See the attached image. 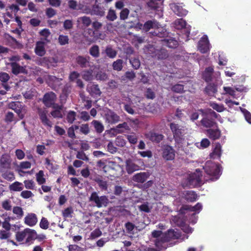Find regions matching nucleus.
<instances>
[{
	"mask_svg": "<svg viewBox=\"0 0 251 251\" xmlns=\"http://www.w3.org/2000/svg\"><path fill=\"white\" fill-rule=\"evenodd\" d=\"M203 169L209 176V179H205L204 181H207L209 180L215 181L218 179L221 175V169L219 165L213 162L212 161H207Z\"/></svg>",
	"mask_w": 251,
	"mask_h": 251,
	"instance_id": "1",
	"label": "nucleus"
},
{
	"mask_svg": "<svg viewBox=\"0 0 251 251\" xmlns=\"http://www.w3.org/2000/svg\"><path fill=\"white\" fill-rule=\"evenodd\" d=\"M37 237V233L34 229L28 228L25 229L24 230L19 231L16 234V239L18 242H22L25 240V244L30 245L32 241L36 239Z\"/></svg>",
	"mask_w": 251,
	"mask_h": 251,
	"instance_id": "2",
	"label": "nucleus"
},
{
	"mask_svg": "<svg viewBox=\"0 0 251 251\" xmlns=\"http://www.w3.org/2000/svg\"><path fill=\"white\" fill-rule=\"evenodd\" d=\"M169 126L176 143L178 145L181 144L184 140V127L175 122L171 123Z\"/></svg>",
	"mask_w": 251,
	"mask_h": 251,
	"instance_id": "3",
	"label": "nucleus"
},
{
	"mask_svg": "<svg viewBox=\"0 0 251 251\" xmlns=\"http://www.w3.org/2000/svg\"><path fill=\"white\" fill-rule=\"evenodd\" d=\"M201 173L199 170L197 169L196 172L189 175L188 177V182L186 184L190 187H195L200 186L204 183L201 178Z\"/></svg>",
	"mask_w": 251,
	"mask_h": 251,
	"instance_id": "4",
	"label": "nucleus"
},
{
	"mask_svg": "<svg viewBox=\"0 0 251 251\" xmlns=\"http://www.w3.org/2000/svg\"><path fill=\"white\" fill-rule=\"evenodd\" d=\"M89 201H93L98 208L106 206L108 203V199L105 196L99 197L96 192H93L89 197Z\"/></svg>",
	"mask_w": 251,
	"mask_h": 251,
	"instance_id": "5",
	"label": "nucleus"
},
{
	"mask_svg": "<svg viewBox=\"0 0 251 251\" xmlns=\"http://www.w3.org/2000/svg\"><path fill=\"white\" fill-rule=\"evenodd\" d=\"M143 165V162L141 159L132 160L129 159L126 161V169L128 174H131L139 170Z\"/></svg>",
	"mask_w": 251,
	"mask_h": 251,
	"instance_id": "6",
	"label": "nucleus"
},
{
	"mask_svg": "<svg viewBox=\"0 0 251 251\" xmlns=\"http://www.w3.org/2000/svg\"><path fill=\"white\" fill-rule=\"evenodd\" d=\"M62 79L57 78L55 76L49 75L47 79L48 86L54 91H58L62 85Z\"/></svg>",
	"mask_w": 251,
	"mask_h": 251,
	"instance_id": "7",
	"label": "nucleus"
},
{
	"mask_svg": "<svg viewBox=\"0 0 251 251\" xmlns=\"http://www.w3.org/2000/svg\"><path fill=\"white\" fill-rule=\"evenodd\" d=\"M56 95L53 92H49L44 94L42 101L47 107L49 108L51 106V104L56 101Z\"/></svg>",
	"mask_w": 251,
	"mask_h": 251,
	"instance_id": "8",
	"label": "nucleus"
},
{
	"mask_svg": "<svg viewBox=\"0 0 251 251\" xmlns=\"http://www.w3.org/2000/svg\"><path fill=\"white\" fill-rule=\"evenodd\" d=\"M182 5V3H173L170 4V6L176 15L179 17H182L186 16L188 13V11L183 8Z\"/></svg>",
	"mask_w": 251,
	"mask_h": 251,
	"instance_id": "9",
	"label": "nucleus"
},
{
	"mask_svg": "<svg viewBox=\"0 0 251 251\" xmlns=\"http://www.w3.org/2000/svg\"><path fill=\"white\" fill-rule=\"evenodd\" d=\"M152 235L156 238L154 241L155 246L159 248L160 246L166 245V236L162 231L154 230L152 232Z\"/></svg>",
	"mask_w": 251,
	"mask_h": 251,
	"instance_id": "10",
	"label": "nucleus"
},
{
	"mask_svg": "<svg viewBox=\"0 0 251 251\" xmlns=\"http://www.w3.org/2000/svg\"><path fill=\"white\" fill-rule=\"evenodd\" d=\"M105 119L106 123L110 125H113L120 121V117L115 112L109 110L105 114Z\"/></svg>",
	"mask_w": 251,
	"mask_h": 251,
	"instance_id": "11",
	"label": "nucleus"
},
{
	"mask_svg": "<svg viewBox=\"0 0 251 251\" xmlns=\"http://www.w3.org/2000/svg\"><path fill=\"white\" fill-rule=\"evenodd\" d=\"M38 113L42 124L45 126L51 127L52 126V123L47 117V111L42 109H39Z\"/></svg>",
	"mask_w": 251,
	"mask_h": 251,
	"instance_id": "12",
	"label": "nucleus"
},
{
	"mask_svg": "<svg viewBox=\"0 0 251 251\" xmlns=\"http://www.w3.org/2000/svg\"><path fill=\"white\" fill-rule=\"evenodd\" d=\"M198 49L202 53H206L209 50V43L207 37H202L198 43Z\"/></svg>",
	"mask_w": 251,
	"mask_h": 251,
	"instance_id": "13",
	"label": "nucleus"
},
{
	"mask_svg": "<svg viewBox=\"0 0 251 251\" xmlns=\"http://www.w3.org/2000/svg\"><path fill=\"white\" fill-rule=\"evenodd\" d=\"M90 57H85L82 55H78L75 58V62L77 65L82 68H86L90 67Z\"/></svg>",
	"mask_w": 251,
	"mask_h": 251,
	"instance_id": "14",
	"label": "nucleus"
},
{
	"mask_svg": "<svg viewBox=\"0 0 251 251\" xmlns=\"http://www.w3.org/2000/svg\"><path fill=\"white\" fill-rule=\"evenodd\" d=\"M22 106V105L19 101H13L9 104V107L14 110L21 119L24 118V115L21 114Z\"/></svg>",
	"mask_w": 251,
	"mask_h": 251,
	"instance_id": "15",
	"label": "nucleus"
},
{
	"mask_svg": "<svg viewBox=\"0 0 251 251\" xmlns=\"http://www.w3.org/2000/svg\"><path fill=\"white\" fill-rule=\"evenodd\" d=\"M11 67L12 73L15 75L25 73V69L16 62H11L8 64Z\"/></svg>",
	"mask_w": 251,
	"mask_h": 251,
	"instance_id": "16",
	"label": "nucleus"
},
{
	"mask_svg": "<svg viewBox=\"0 0 251 251\" xmlns=\"http://www.w3.org/2000/svg\"><path fill=\"white\" fill-rule=\"evenodd\" d=\"M149 176V174L146 172L137 173L133 176L132 180L134 181L143 183L147 179Z\"/></svg>",
	"mask_w": 251,
	"mask_h": 251,
	"instance_id": "17",
	"label": "nucleus"
},
{
	"mask_svg": "<svg viewBox=\"0 0 251 251\" xmlns=\"http://www.w3.org/2000/svg\"><path fill=\"white\" fill-rule=\"evenodd\" d=\"M175 151L173 148L168 145L162 147V157H175Z\"/></svg>",
	"mask_w": 251,
	"mask_h": 251,
	"instance_id": "18",
	"label": "nucleus"
},
{
	"mask_svg": "<svg viewBox=\"0 0 251 251\" xmlns=\"http://www.w3.org/2000/svg\"><path fill=\"white\" fill-rule=\"evenodd\" d=\"M148 137L151 142L159 143L164 138V136L160 133L154 132H150L148 134Z\"/></svg>",
	"mask_w": 251,
	"mask_h": 251,
	"instance_id": "19",
	"label": "nucleus"
},
{
	"mask_svg": "<svg viewBox=\"0 0 251 251\" xmlns=\"http://www.w3.org/2000/svg\"><path fill=\"white\" fill-rule=\"evenodd\" d=\"M46 43L43 41H38L36 43L35 52L37 55L43 56L45 54L46 50L44 46Z\"/></svg>",
	"mask_w": 251,
	"mask_h": 251,
	"instance_id": "20",
	"label": "nucleus"
},
{
	"mask_svg": "<svg viewBox=\"0 0 251 251\" xmlns=\"http://www.w3.org/2000/svg\"><path fill=\"white\" fill-rule=\"evenodd\" d=\"M87 91L92 97L100 96L101 92L98 84H93L87 88Z\"/></svg>",
	"mask_w": 251,
	"mask_h": 251,
	"instance_id": "21",
	"label": "nucleus"
},
{
	"mask_svg": "<svg viewBox=\"0 0 251 251\" xmlns=\"http://www.w3.org/2000/svg\"><path fill=\"white\" fill-rule=\"evenodd\" d=\"M25 223L30 226H35L37 223V218L35 214H30L26 216L25 218Z\"/></svg>",
	"mask_w": 251,
	"mask_h": 251,
	"instance_id": "22",
	"label": "nucleus"
},
{
	"mask_svg": "<svg viewBox=\"0 0 251 251\" xmlns=\"http://www.w3.org/2000/svg\"><path fill=\"white\" fill-rule=\"evenodd\" d=\"M208 137L213 140L218 139L221 136V131L219 129H208L206 130Z\"/></svg>",
	"mask_w": 251,
	"mask_h": 251,
	"instance_id": "23",
	"label": "nucleus"
},
{
	"mask_svg": "<svg viewBox=\"0 0 251 251\" xmlns=\"http://www.w3.org/2000/svg\"><path fill=\"white\" fill-rule=\"evenodd\" d=\"M213 72V67H208L206 68L202 74V78L207 82L211 81Z\"/></svg>",
	"mask_w": 251,
	"mask_h": 251,
	"instance_id": "24",
	"label": "nucleus"
},
{
	"mask_svg": "<svg viewBox=\"0 0 251 251\" xmlns=\"http://www.w3.org/2000/svg\"><path fill=\"white\" fill-rule=\"evenodd\" d=\"M201 123V125L205 127H213L216 124L214 119L210 118L206 116L202 118Z\"/></svg>",
	"mask_w": 251,
	"mask_h": 251,
	"instance_id": "25",
	"label": "nucleus"
},
{
	"mask_svg": "<svg viewBox=\"0 0 251 251\" xmlns=\"http://www.w3.org/2000/svg\"><path fill=\"white\" fill-rule=\"evenodd\" d=\"M158 23L156 20H149L143 25V30L148 32L151 29L158 27Z\"/></svg>",
	"mask_w": 251,
	"mask_h": 251,
	"instance_id": "26",
	"label": "nucleus"
},
{
	"mask_svg": "<svg viewBox=\"0 0 251 251\" xmlns=\"http://www.w3.org/2000/svg\"><path fill=\"white\" fill-rule=\"evenodd\" d=\"M202 207V204L198 202L194 206L191 205H185L184 206V209L191 212H195L194 213L197 214L201 211Z\"/></svg>",
	"mask_w": 251,
	"mask_h": 251,
	"instance_id": "27",
	"label": "nucleus"
},
{
	"mask_svg": "<svg viewBox=\"0 0 251 251\" xmlns=\"http://www.w3.org/2000/svg\"><path fill=\"white\" fill-rule=\"evenodd\" d=\"M92 12L93 14L100 17H103L105 15L104 9L99 5H95L93 6Z\"/></svg>",
	"mask_w": 251,
	"mask_h": 251,
	"instance_id": "28",
	"label": "nucleus"
},
{
	"mask_svg": "<svg viewBox=\"0 0 251 251\" xmlns=\"http://www.w3.org/2000/svg\"><path fill=\"white\" fill-rule=\"evenodd\" d=\"M89 52L94 58H98L100 55V48L97 45H94L89 49Z\"/></svg>",
	"mask_w": 251,
	"mask_h": 251,
	"instance_id": "29",
	"label": "nucleus"
},
{
	"mask_svg": "<svg viewBox=\"0 0 251 251\" xmlns=\"http://www.w3.org/2000/svg\"><path fill=\"white\" fill-rule=\"evenodd\" d=\"M11 161L9 158H0V169L1 171H3L4 169L10 168Z\"/></svg>",
	"mask_w": 251,
	"mask_h": 251,
	"instance_id": "30",
	"label": "nucleus"
},
{
	"mask_svg": "<svg viewBox=\"0 0 251 251\" xmlns=\"http://www.w3.org/2000/svg\"><path fill=\"white\" fill-rule=\"evenodd\" d=\"M9 188L11 191H21L24 186L22 183L15 181L9 185Z\"/></svg>",
	"mask_w": 251,
	"mask_h": 251,
	"instance_id": "31",
	"label": "nucleus"
},
{
	"mask_svg": "<svg viewBox=\"0 0 251 251\" xmlns=\"http://www.w3.org/2000/svg\"><path fill=\"white\" fill-rule=\"evenodd\" d=\"M50 30L47 28H44L39 32L40 36L44 37V38H41V40H43V42L47 43L50 42V40L48 39V37L50 36Z\"/></svg>",
	"mask_w": 251,
	"mask_h": 251,
	"instance_id": "32",
	"label": "nucleus"
},
{
	"mask_svg": "<svg viewBox=\"0 0 251 251\" xmlns=\"http://www.w3.org/2000/svg\"><path fill=\"white\" fill-rule=\"evenodd\" d=\"M91 124L94 126L96 131L98 133H101L104 130V126L102 123L97 120H93Z\"/></svg>",
	"mask_w": 251,
	"mask_h": 251,
	"instance_id": "33",
	"label": "nucleus"
},
{
	"mask_svg": "<svg viewBox=\"0 0 251 251\" xmlns=\"http://www.w3.org/2000/svg\"><path fill=\"white\" fill-rule=\"evenodd\" d=\"M105 53L106 55L110 58H115L117 54V51L113 49L110 46H108L106 47L105 50Z\"/></svg>",
	"mask_w": 251,
	"mask_h": 251,
	"instance_id": "34",
	"label": "nucleus"
},
{
	"mask_svg": "<svg viewBox=\"0 0 251 251\" xmlns=\"http://www.w3.org/2000/svg\"><path fill=\"white\" fill-rule=\"evenodd\" d=\"M93 71L91 69L84 70L82 72V77L85 81H89L93 79Z\"/></svg>",
	"mask_w": 251,
	"mask_h": 251,
	"instance_id": "35",
	"label": "nucleus"
},
{
	"mask_svg": "<svg viewBox=\"0 0 251 251\" xmlns=\"http://www.w3.org/2000/svg\"><path fill=\"white\" fill-rule=\"evenodd\" d=\"M186 24V21L183 19H177L174 22L176 28L178 29L185 28Z\"/></svg>",
	"mask_w": 251,
	"mask_h": 251,
	"instance_id": "36",
	"label": "nucleus"
},
{
	"mask_svg": "<svg viewBox=\"0 0 251 251\" xmlns=\"http://www.w3.org/2000/svg\"><path fill=\"white\" fill-rule=\"evenodd\" d=\"M185 198L187 201L192 202L196 200L197 195L193 191H187L185 194Z\"/></svg>",
	"mask_w": 251,
	"mask_h": 251,
	"instance_id": "37",
	"label": "nucleus"
},
{
	"mask_svg": "<svg viewBox=\"0 0 251 251\" xmlns=\"http://www.w3.org/2000/svg\"><path fill=\"white\" fill-rule=\"evenodd\" d=\"M76 113L74 111H70L67 113L66 120L69 124H73L76 119Z\"/></svg>",
	"mask_w": 251,
	"mask_h": 251,
	"instance_id": "38",
	"label": "nucleus"
},
{
	"mask_svg": "<svg viewBox=\"0 0 251 251\" xmlns=\"http://www.w3.org/2000/svg\"><path fill=\"white\" fill-rule=\"evenodd\" d=\"M205 91L209 95L214 94L217 91V86L214 84H209L205 87Z\"/></svg>",
	"mask_w": 251,
	"mask_h": 251,
	"instance_id": "39",
	"label": "nucleus"
},
{
	"mask_svg": "<svg viewBox=\"0 0 251 251\" xmlns=\"http://www.w3.org/2000/svg\"><path fill=\"white\" fill-rule=\"evenodd\" d=\"M123 60L121 59H117L113 63L112 67L114 70L120 71L122 70L123 66Z\"/></svg>",
	"mask_w": 251,
	"mask_h": 251,
	"instance_id": "40",
	"label": "nucleus"
},
{
	"mask_svg": "<svg viewBox=\"0 0 251 251\" xmlns=\"http://www.w3.org/2000/svg\"><path fill=\"white\" fill-rule=\"evenodd\" d=\"M124 128L126 129H127L129 128L127 123L126 122H124L122 124H120L117 125L115 128H113V130L117 133H122L124 132V130L121 128Z\"/></svg>",
	"mask_w": 251,
	"mask_h": 251,
	"instance_id": "41",
	"label": "nucleus"
},
{
	"mask_svg": "<svg viewBox=\"0 0 251 251\" xmlns=\"http://www.w3.org/2000/svg\"><path fill=\"white\" fill-rule=\"evenodd\" d=\"M212 154L217 156V157H221L222 155V147L220 143L216 144L212 153L210 154V157H212Z\"/></svg>",
	"mask_w": 251,
	"mask_h": 251,
	"instance_id": "42",
	"label": "nucleus"
},
{
	"mask_svg": "<svg viewBox=\"0 0 251 251\" xmlns=\"http://www.w3.org/2000/svg\"><path fill=\"white\" fill-rule=\"evenodd\" d=\"M153 36H158L160 38L164 37L167 35V32L164 29L157 28L153 32L151 33Z\"/></svg>",
	"mask_w": 251,
	"mask_h": 251,
	"instance_id": "43",
	"label": "nucleus"
},
{
	"mask_svg": "<svg viewBox=\"0 0 251 251\" xmlns=\"http://www.w3.org/2000/svg\"><path fill=\"white\" fill-rule=\"evenodd\" d=\"M163 0H150L148 3L149 7L153 9H156L159 7V4L163 2Z\"/></svg>",
	"mask_w": 251,
	"mask_h": 251,
	"instance_id": "44",
	"label": "nucleus"
},
{
	"mask_svg": "<svg viewBox=\"0 0 251 251\" xmlns=\"http://www.w3.org/2000/svg\"><path fill=\"white\" fill-rule=\"evenodd\" d=\"M117 18L116 12L114 10L109 9L106 16V19L109 21H114Z\"/></svg>",
	"mask_w": 251,
	"mask_h": 251,
	"instance_id": "45",
	"label": "nucleus"
},
{
	"mask_svg": "<svg viewBox=\"0 0 251 251\" xmlns=\"http://www.w3.org/2000/svg\"><path fill=\"white\" fill-rule=\"evenodd\" d=\"M166 236V242L168 239H175L178 237V234L174 229H170L168 231V233Z\"/></svg>",
	"mask_w": 251,
	"mask_h": 251,
	"instance_id": "46",
	"label": "nucleus"
},
{
	"mask_svg": "<svg viewBox=\"0 0 251 251\" xmlns=\"http://www.w3.org/2000/svg\"><path fill=\"white\" fill-rule=\"evenodd\" d=\"M80 132L84 135H87L90 133V130L88 124H83L80 125L79 128Z\"/></svg>",
	"mask_w": 251,
	"mask_h": 251,
	"instance_id": "47",
	"label": "nucleus"
},
{
	"mask_svg": "<svg viewBox=\"0 0 251 251\" xmlns=\"http://www.w3.org/2000/svg\"><path fill=\"white\" fill-rule=\"evenodd\" d=\"M78 21L81 22L82 24L86 27L89 26L91 24V20L90 18L85 16L79 17Z\"/></svg>",
	"mask_w": 251,
	"mask_h": 251,
	"instance_id": "48",
	"label": "nucleus"
},
{
	"mask_svg": "<svg viewBox=\"0 0 251 251\" xmlns=\"http://www.w3.org/2000/svg\"><path fill=\"white\" fill-rule=\"evenodd\" d=\"M184 85L180 84H176L171 87V90L175 93H182L183 92Z\"/></svg>",
	"mask_w": 251,
	"mask_h": 251,
	"instance_id": "49",
	"label": "nucleus"
},
{
	"mask_svg": "<svg viewBox=\"0 0 251 251\" xmlns=\"http://www.w3.org/2000/svg\"><path fill=\"white\" fill-rule=\"evenodd\" d=\"M129 14V10L127 8H123L120 13V19L121 20H126Z\"/></svg>",
	"mask_w": 251,
	"mask_h": 251,
	"instance_id": "50",
	"label": "nucleus"
},
{
	"mask_svg": "<svg viewBox=\"0 0 251 251\" xmlns=\"http://www.w3.org/2000/svg\"><path fill=\"white\" fill-rule=\"evenodd\" d=\"M129 62L132 67L135 70H137L140 66V61L136 58H131L129 59Z\"/></svg>",
	"mask_w": 251,
	"mask_h": 251,
	"instance_id": "51",
	"label": "nucleus"
},
{
	"mask_svg": "<svg viewBox=\"0 0 251 251\" xmlns=\"http://www.w3.org/2000/svg\"><path fill=\"white\" fill-rule=\"evenodd\" d=\"M44 172L43 171H40L36 174V180L39 184H43L46 182V179L44 177Z\"/></svg>",
	"mask_w": 251,
	"mask_h": 251,
	"instance_id": "52",
	"label": "nucleus"
},
{
	"mask_svg": "<svg viewBox=\"0 0 251 251\" xmlns=\"http://www.w3.org/2000/svg\"><path fill=\"white\" fill-rule=\"evenodd\" d=\"M69 251H85L86 248L80 247L76 244L70 245L68 246Z\"/></svg>",
	"mask_w": 251,
	"mask_h": 251,
	"instance_id": "53",
	"label": "nucleus"
},
{
	"mask_svg": "<svg viewBox=\"0 0 251 251\" xmlns=\"http://www.w3.org/2000/svg\"><path fill=\"white\" fill-rule=\"evenodd\" d=\"M157 57L159 59H166L168 56L167 51L165 49H161L156 53Z\"/></svg>",
	"mask_w": 251,
	"mask_h": 251,
	"instance_id": "54",
	"label": "nucleus"
},
{
	"mask_svg": "<svg viewBox=\"0 0 251 251\" xmlns=\"http://www.w3.org/2000/svg\"><path fill=\"white\" fill-rule=\"evenodd\" d=\"M71 87L68 84H66L62 89V93L61 97H64L65 99L68 97L71 92Z\"/></svg>",
	"mask_w": 251,
	"mask_h": 251,
	"instance_id": "55",
	"label": "nucleus"
},
{
	"mask_svg": "<svg viewBox=\"0 0 251 251\" xmlns=\"http://www.w3.org/2000/svg\"><path fill=\"white\" fill-rule=\"evenodd\" d=\"M3 178L8 181H11L15 179V176L13 173L11 172H6L2 174Z\"/></svg>",
	"mask_w": 251,
	"mask_h": 251,
	"instance_id": "56",
	"label": "nucleus"
},
{
	"mask_svg": "<svg viewBox=\"0 0 251 251\" xmlns=\"http://www.w3.org/2000/svg\"><path fill=\"white\" fill-rule=\"evenodd\" d=\"M210 106L218 112H222L225 110V108L223 104H219L215 102L211 103Z\"/></svg>",
	"mask_w": 251,
	"mask_h": 251,
	"instance_id": "57",
	"label": "nucleus"
},
{
	"mask_svg": "<svg viewBox=\"0 0 251 251\" xmlns=\"http://www.w3.org/2000/svg\"><path fill=\"white\" fill-rule=\"evenodd\" d=\"M116 145L120 147H123L126 145V142L122 136H118L115 140Z\"/></svg>",
	"mask_w": 251,
	"mask_h": 251,
	"instance_id": "58",
	"label": "nucleus"
},
{
	"mask_svg": "<svg viewBox=\"0 0 251 251\" xmlns=\"http://www.w3.org/2000/svg\"><path fill=\"white\" fill-rule=\"evenodd\" d=\"M80 74L77 72L74 71L71 72L69 74V80L70 82H74L75 80L78 79Z\"/></svg>",
	"mask_w": 251,
	"mask_h": 251,
	"instance_id": "59",
	"label": "nucleus"
},
{
	"mask_svg": "<svg viewBox=\"0 0 251 251\" xmlns=\"http://www.w3.org/2000/svg\"><path fill=\"white\" fill-rule=\"evenodd\" d=\"M167 46L170 48H176L178 45V42L174 39H170L167 40Z\"/></svg>",
	"mask_w": 251,
	"mask_h": 251,
	"instance_id": "60",
	"label": "nucleus"
},
{
	"mask_svg": "<svg viewBox=\"0 0 251 251\" xmlns=\"http://www.w3.org/2000/svg\"><path fill=\"white\" fill-rule=\"evenodd\" d=\"M69 40V37L67 35H60L58 37V42L61 45L68 44Z\"/></svg>",
	"mask_w": 251,
	"mask_h": 251,
	"instance_id": "61",
	"label": "nucleus"
},
{
	"mask_svg": "<svg viewBox=\"0 0 251 251\" xmlns=\"http://www.w3.org/2000/svg\"><path fill=\"white\" fill-rule=\"evenodd\" d=\"M205 116L210 118H213L214 119L218 118V116H219V114H217L214 111L211 109H208L206 110V112L205 113Z\"/></svg>",
	"mask_w": 251,
	"mask_h": 251,
	"instance_id": "62",
	"label": "nucleus"
},
{
	"mask_svg": "<svg viewBox=\"0 0 251 251\" xmlns=\"http://www.w3.org/2000/svg\"><path fill=\"white\" fill-rule=\"evenodd\" d=\"M13 212L17 215V217L21 218L24 215L22 208L19 206H15L13 209Z\"/></svg>",
	"mask_w": 251,
	"mask_h": 251,
	"instance_id": "63",
	"label": "nucleus"
},
{
	"mask_svg": "<svg viewBox=\"0 0 251 251\" xmlns=\"http://www.w3.org/2000/svg\"><path fill=\"white\" fill-rule=\"evenodd\" d=\"M9 75L5 72L0 73V81L3 83H6L9 79Z\"/></svg>",
	"mask_w": 251,
	"mask_h": 251,
	"instance_id": "64",
	"label": "nucleus"
}]
</instances>
